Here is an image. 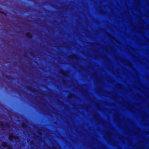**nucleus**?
<instances>
[{
    "label": "nucleus",
    "mask_w": 149,
    "mask_h": 149,
    "mask_svg": "<svg viewBox=\"0 0 149 149\" xmlns=\"http://www.w3.org/2000/svg\"><path fill=\"white\" fill-rule=\"evenodd\" d=\"M0 126L1 127H4L9 128L10 127V124L8 122L4 123L3 122L0 121Z\"/></svg>",
    "instance_id": "nucleus-1"
},
{
    "label": "nucleus",
    "mask_w": 149,
    "mask_h": 149,
    "mask_svg": "<svg viewBox=\"0 0 149 149\" xmlns=\"http://www.w3.org/2000/svg\"><path fill=\"white\" fill-rule=\"evenodd\" d=\"M1 144L2 146L5 148H6L7 149H12V148H10V146L6 142H3Z\"/></svg>",
    "instance_id": "nucleus-2"
},
{
    "label": "nucleus",
    "mask_w": 149,
    "mask_h": 149,
    "mask_svg": "<svg viewBox=\"0 0 149 149\" xmlns=\"http://www.w3.org/2000/svg\"><path fill=\"white\" fill-rule=\"evenodd\" d=\"M26 37L29 39L32 38L33 37L32 34L29 32H27L26 34Z\"/></svg>",
    "instance_id": "nucleus-3"
},
{
    "label": "nucleus",
    "mask_w": 149,
    "mask_h": 149,
    "mask_svg": "<svg viewBox=\"0 0 149 149\" xmlns=\"http://www.w3.org/2000/svg\"><path fill=\"white\" fill-rule=\"evenodd\" d=\"M26 88L27 90L32 92H34V91H35L34 89L32 87L29 86H27L26 87Z\"/></svg>",
    "instance_id": "nucleus-4"
},
{
    "label": "nucleus",
    "mask_w": 149,
    "mask_h": 149,
    "mask_svg": "<svg viewBox=\"0 0 149 149\" xmlns=\"http://www.w3.org/2000/svg\"><path fill=\"white\" fill-rule=\"evenodd\" d=\"M15 137V139H17V137L13 135V133H11L9 135V139L11 140L12 138V137Z\"/></svg>",
    "instance_id": "nucleus-5"
},
{
    "label": "nucleus",
    "mask_w": 149,
    "mask_h": 149,
    "mask_svg": "<svg viewBox=\"0 0 149 149\" xmlns=\"http://www.w3.org/2000/svg\"><path fill=\"white\" fill-rule=\"evenodd\" d=\"M22 127L23 128H25L27 127L26 124L25 123H22Z\"/></svg>",
    "instance_id": "nucleus-6"
},
{
    "label": "nucleus",
    "mask_w": 149,
    "mask_h": 149,
    "mask_svg": "<svg viewBox=\"0 0 149 149\" xmlns=\"http://www.w3.org/2000/svg\"><path fill=\"white\" fill-rule=\"evenodd\" d=\"M76 55L75 54L72 55L71 56L69 57L70 59H75Z\"/></svg>",
    "instance_id": "nucleus-7"
},
{
    "label": "nucleus",
    "mask_w": 149,
    "mask_h": 149,
    "mask_svg": "<svg viewBox=\"0 0 149 149\" xmlns=\"http://www.w3.org/2000/svg\"><path fill=\"white\" fill-rule=\"evenodd\" d=\"M0 13L1 14L5 16H6L7 15V13L3 11H0Z\"/></svg>",
    "instance_id": "nucleus-8"
},
{
    "label": "nucleus",
    "mask_w": 149,
    "mask_h": 149,
    "mask_svg": "<svg viewBox=\"0 0 149 149\" xmlns=\"http://www.w3.org/2000/svg\"><path fill=\"white\" fill-rule=\"evenodd\" d=\"M5 77L7 79H13L12 77L8 75H6Z\"/></svg>",
    "instance_id": "nucleus-9"
},
{
    "label": "nucleus",
    "mask_w": 149,
    "mask_h": 149,
    "mask_svg": "<svg viewBox=\"0 0 149 149\" xmlns=\"http://www.w3.org/2000/svg\"><path fill=\"white\" fill-rule=\"evenodd\" d=\"M30 54L32 56H33L34 55L33 53V51H31L30 52Z\"/></svg>",
    "instance_id": "nucleus-10"
},
{
    "label": "nucleus",
    "mask_w": 149,
    "mask_h": 149,
    "mask_svg": "<svg viewBox=\"0 0 149 149\" xmlns=\"http://www.w3.org/2000/svg\"><path fill=\"white\" fill-rule=\"evenodd\" d=\"M64 72V71H63V70H61V74H63V72Z\"/></svg>",
    "instance_id": "nucleus-11"
},
{
    "label": "nucleus",
    "mask_w": 149,
    "mask_h": 149,
    "mask_svg": "<svg viewBox=\"0 0 149 149\" xmlns=\"http://www.w3.org/2000/svg\"><path fill=\"white\" fill-rule=\"evenodd\" d=\"M38 133L39 134H41V132H39V131H38Z\"/></svg>",
    "instance_id": "nucleus-12"
},
{
    "label": "nucleus",
    "mask_w": 149,
    "mask_h": 149,
    "mask_svg": "<svg viewBox=\"0 0 149 149\" xmlns=\"http://www.w3.org/2000/svg\"><path fill=\"white\" fill-rule=\"evenodd\" d=\"M65 80H63V81L64 83H65Z\"/></svg>",
    "instance_id": "nucleus-13"
},
{
    "label": "nucleus",
    "mask_w": 149,
    "mask_h": 149,
    "mask_svg": "<svg viewBox=\"0 0 149 149\" xmlns=\"http://www.w3.org/2000/svg\"><path fill=\"white\" fill-rule=\"evenodd\" d=\"M95 116H96V115H95Z\"/></svg>",
    "instance_id": "nucleus-14"
},
{
    "label": "nucleus",
    "mask_w": 149,
    "mask_h": 149,
    "mask_svg": "<svg viewBox=\"0 0 149 149\" xmlns=\"http://www.w3.org/2000/svg\"><path fill=\"white\" fill-rule=\"evenodd\" d=\"M37 137H39V136H37Z\"/></svg>",
    "instance_id": "nucleus-15"
}]
</instances>
